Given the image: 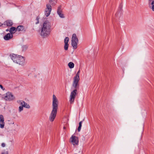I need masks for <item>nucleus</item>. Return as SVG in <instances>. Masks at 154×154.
Listing matches in <instances>:
<instances>
[{"instance_id": "nucleus-27", "label": "nucleus", "mask_w": 154, "mask_h": 154, "mask_svg": "<svg viewBox=\"0 0 154 154\" xmlns=\"http://www.w3.org/2000/svg\"><path fill=\"white\" fill-rule=\"evenodd\" d=\"M0 88L3 90H5V88L3 87L2 85H1L0 84Z\"/></svg>"}, {"instance_id": "nucleus-36", "label": "nucleus", "mask_w": 154, "mask_h": 154, "mask_svg": "<svg viewBox=\"0 0 154 154\" xmlns=\"http://www.w3.org/2000/svg\"><path fill=\"white\" fill-rule=\"evenodd\" d=\"M9 30L8 29H7L6 30V32H8V31H9Z\"/></svg>"}, {"instance_id": "nucleus-2", "label": "nucleus", "mask_w": 154, "mask_h": 154, "mask_svg": "<svg viewBox=\"0 0 154 154\" xmlns=\"http://www.w3.org/2000/svg\"><path fill=\"white\" fill-rule=\"evenodd\" d=\"M51 23L48 20L45 21L42 28L40 32L41 35L44 38L49 35L51 32Z\"/></svg>"}, {"instance_id": "nucleus-11", "label": "nucleus", "mask_w": 154, "mask_h": 154, "mask_svg": "<svg viewBox=\"0 0 154 154\" xmlns=\"http://www.w3.org/2000/svg\"><path fill=\"white\" fill-rule=\"evenodd\" d=\"M13 35L11 33H8L4 37V38L5 40H8L13 38Z\"/></svg>"}, {"instance_id": "nucleus-29", "label": "nucleus", "mask_w": 154, "mask_h": 154, "mask_svg": "<svg viewBox=\"0 0 154 154\" xmlns=\"http://www.w3.org/2000/svg\"><path fill=\"white\" fill-rule=\"evenodd\" d=\"M23 101H21V102L20 103V105L22 106V105H23Z\"/></svg>"}, {"instance_id": "nucleus-19", "label": "nucleus", "mask_w": 154, "mask_h": 154, "mask_svg": "<svg viewBox=\"0 0 154 154\" xmlns=\"http://www.w3.org/2000/svg\"><path fill=\"white\" fill-rule=\"evenodd\" d=\"M82 122L81 121L79 123V125L77 129L78 131L79 132L81 130V129L82 126Z\"/></svg>"}, {"instance_id": "nucleus-22", "label": "nucleus", "mask_w": 154, "mask_h": 154, "mask_svg": "<svg viewBox=\"0 0 154 154\" xmlns=\"http://www.w3.org/2000/svg\"><path fill=\"white\" fill-rule=\"evenodd\" d=\"M64 50L66 51L67 50L68 48L69 47V44H64Z\"/></svg>"}, {"instance_id": "nucleus-24", "label": "nucleus", "mask_w": 154, "mask_h": 154, "mask_svg": "<svg viewBox=\"0 0 154 154\" xmlns=\"http://www.w3.org/2000/svg\"><path fill=\"white\" fill-rule=\"evenodd\" d=\"M39 18H40L38 16L37 17L36 19V22L35 23V24H37L39 23Z\"/></svg>"}, {"instance_id": "nucleus-9", "label": "nucleus", "mask_w": 154, "mask_h": 154, "mask_svg": "<svg viewBox=\"0 0 154 154\" xmlns=\"http://www.w3.org/2000/svg\"><path fill=\"white\" fill-rule=\"evenodd\" d=\"M61 7V5L59 6L58 7L57 12L60 17L64 18L65 17L64 16V14L62 13L63 12Z\"/></svg>"}, {"instance_id": "nucleus-26", "label": "nucleus", "mask_w": 154, "mask_h": 154, "mask_svg": "<svg viewBox=\"0 0 154 154\" xmlns=\"http://www.w3.org/2000/svg\"><path fill=\"white\" fill-rule=\"evenodd\" d=\"M23 106H20L19 107V112H20L22 111L23 110Z\"/></svg>"}, {"instance_id": "nucleus-8", "label": "nucleus", "mask_w": 154, "mask_h": 154, "mask_svg": "<svg viewBox=\"0 0 154 154\" xmlns=\"http://www.w3.org/2000/svg\"><path fill=\"white\" fill-rule=\"evenodd\" d=\"M71 142L73 145H77L79 143L78 138L75 136L72 135L70 138Z\"/></svg>"}, {"instance_id": "nucleus-21", "label": "nucleus", "mask_w": 154, "mask_h": 154, "mask_svg": "<svg viewBox=\"0 0 154 154\" xmlns=\"http://www.w3.org/2000/svg\"><path fill=\"white\" fill-rule=\"evenodd\" d=\"M49 11L45 10V14L47 17H48L50 14L51 12H49Z\"/></svg>"}, {"instance_id": "nucleus-10", "label": "nucleus", "mask_w": 154, "mask_h": 154, "mask_svg": "<svg viewBox=\"0 0 154 154\" xmlns=\"http://www.w3.org/2000/svg\"><path fill=\"white\" fill-rule=\"evenodd\" d=\"M5 126L4 119L3 115H0V127L3 128Z\"/></svg>"}, {"instance_id": "nucleus-3", "label": "nucleus", "mask_w": 154, "mask_h": 154, "mask_svg": "<svg viewBox=\"0 0 154 154\" xmlns=\"http://www.w3.org/2000/svg\"><path fill=\"white\" fill-rule=\"evenodd\" d=\"M10 56L14 62L20 65H23L25 62V59L23 56L14 54H10Z\"/></svg>"}, {"instance_id": "nucleus-13", "label": "nucleus", "mask_w": 154, "mask_h": 154, "mask_svg": "<svg viewBox=\"0 0 154 154\" xmlns=\"http://www.w3.org/2000/svg\"><path fill=\"white\" fill-rule=\"evenodd\" d=\"M17 31V28L14 27H11L9 29V31L10 33H11L12 35L15 32Z\"/></svg>"}, {"instance_id": "nucleus-7", "label": "nucleus", "mask_w": 154, "mask_h": 154, "mask_svg": "<svg viewBox=\"0 0 154 154\" xmlns=\"http://www.w3.org/2000/svg\"><path fill=\"white\" fill-rule=\"evenodd\" d=\"M15 98L12 93L10 92H8L5 96L4 99L6 100L11 101L14 100Z\"/></svg>"}, {"instance_id": "nucleus-4", "label": "nucleus", "mask_w": 154, "mask_h": 154, "mask_svg": "<svg viewBox=\"0 0 154 154\" xmlns=\"http://www.w3.org/2000/svg\"><path fill=\"white\" fill-rule=\"evenodd\" d=\"M79 86L77 85L75 88L74 86H72L74 88V89L71 92L70 95L69 101L71 104L73 103L75 97L78 94L77 90L79 88Z\"/></svg>"}, {"instance_id": "nucleus-34", "label": "nucleus", "mask_w": 154, "mask_h": 154, "mask_svg": "<svg viewBox=\"0 0 154 154\" xmlns=\"http://www.w3.org/2000/svg\"><path fill=\"white\" fill-rule=\"evenodd\" d=\"M80 70H79L78 72H77V73H79V74H80Z\"/></svg>"}, {"instance_id": "nucleus-16", "label": "nucleus", "mask_w": 154, "mask_h": 154, "mask_svg": "<svg viewBox=\"0 0 154 154\" xmlns=\"http://www.w3.org/2000/svg\"><path fill=\"white\" fill-rule=\"evenodd\" d=\"M52 10L51 6V5L49 4H47L46 5V8L45 10L49 11V12H51Z\"/></svg>"}, {"instance_id": "nucleus-12", "label": "nucleus", "mask_w": 154, "mask_h": 154, "mask_svg": "<svg viewBox=\"0 0 154 154\" xmlns=\"http://www.w3.org/2000/svg\"><path fill=\"white\" fill-rule=\"evenodd\" d=\"M4 25L7 26H11L13 24V23L11 20H8L3 23Z\"/></svg>"}, {"instance_id": "nucleus-17", "label": "nucleus", "mask_w": 154, "mask_h": 154, "mask_svg": "<svg viewBox=\"0 0 154 154\" xmlns=\"http://www.w3.org/2000/svg\"><path fill=\"white\" fill-rule=\"evenodd\" d=\"M23 105H22L23 106L26 108L29 109L30 108V106L27 103L24 101H23Z\"/></svg>"}, {"instance_id": "nucleus-1", "label": "nucleus", "mask_w": 154, "mask_h": 154, "mask_svg": "<svg viewBox=\"0 0 154 154\" xmlns=\"http://www.w3.org/2000/svg\"><path fill=\"white\" fill-rule=\"evenodd\" d=\"M52 109L49 116V120L51 122H53L54 120L57 112L58 106V102L56 96L54 94L53 97Z\"/></svg>"}, {"instance_id": "nucleus-20", "label": "nucleus", "mask_w": 154, "mask_h": 154, "mask_svg": "<svg viewBox=\"0 0 154 154\" xmlns=\"http://www.w3.org/2000/svg\"><path fill=\"white\" fill-rule=\"evenodd\" d=\"M28 46L27 45H23L22 47V51H26L28 48Z\"/></svg>"}, {"instance_id": "nucleus-32", "label": "nucleus", "mask_w": 154, "mask_h": 154, "mask_svg": "<svg viewBox=\"0 0 154 154\" xmlns=\"http://www.w3.org/2000/svg\"><path fill=\"white\" fill-rule=\"evenodd\" d=\"M3 25H4L3 23H0V27L2 26Z\"/></svg>"}, {"instance_id": "nucleus-18", "label": "nucleus", "mask_w": 154, "mask_h": 154, "mask_svg": "<svg viewBox=\"0 0 154 154\" xmlns=\"http://www.w3.org/2000/svg\"><path fill=\"white\" fill-rule=\"evenodd\" d=\"M68 66L70 68L72 69L74 68V64L72 62H70L68 63Z\"/></svg>"}, {"instance_id": "nucleus-25", "label": "nucleus", "mask_w": 154, "mask_h": 154, "mask_svg": "<svg viewBox=\"0 0 154 154\" xmlns=\"http://www.w3.org/2000/svg\"><path fill=\"white\" fill-rule=\"evenodd\" d=\"M151 5L152 6V10L153 11H154V0L151 3Z\"/></svg>"}, {"instance_id": "nucleus-33", "label": "nucleus", "mask_w": 154, "mask_h": 154, "mask_svg": "<svg viewBox=\"0 0 154 154\" xmlns=\"http://www.w3.org/2000/svg\"><path fill=\"white\" fill-rule=\"evenodd\" d=\"M122 7H121V5L119 6V8L120 9V10L122 9Z\"/></svg>"}, {"instance_id": "nucleus-31", "label": "nucleus", "mask_w": 154, "mask_h": 154, "mask_svg": "<svg viewBox=\"0 0 154 154\" xmlns=\"http://www.w3.org/2000/svg\"><path fill=\"white\" fill-rule=\"evenodd\" d=\"M21 102V101L20 100H17V102L19 103H20Z\"/></svg>"}, {"instance_id": "nucleus-14", "label": "nucleus", "mask_w": 154, "mask_h": 154, "mask_svg": "<svg viewBox=\"0 0 154 154\" xmlns=\"http://www.w3.org/2000/svg\"><path fill=\"white\" fill-rule=\"evenodd\" d=\"M57 0H49V4L52 6H55L57 3Z\"/></svg>"}, {"instance_id": "nucleus-35", "label": "nucleus", "mask_w": 154, "mask_h": 154, "mask_svg": "<svg viewBox=\"0 0 154 154\" xmlns=\"http://www.w3.org/2000/svg\"><path fill=\"white\" fill-rule=\"evenodd\" d=\"M63 128V129H66V127H65V126H64Z\"/></svg>"}, {"instance_id": "nucleus-37", "label": "nucleus", "mask_w": 154, "mask_h": 154, "mask_svg": "<svg viewBox=\"0 0 154 154\" xmlns=\"http://www.w3.org/2000/svg\"><path fill=\"white\" fill-rule=\"evenodd\" d=\"M66 126H67L68 125V124H67H67H66Z\"/></svg>"}, {"instance_id": "nucleus-23", "label": "nucleus", "mask_w": 154, "mask_h": 154, "mask_svg": "<svg viewBox=\"0 0 154 154\" xmlns=\"http://www.w3.org/2000/svg\"><path fill=\"white\" fill-rule=\"evenodd\" d=\"M69 41V38L68 37H66L64 41V44H68V42Z\"/></svg>"}, {"instance_id": "nucleus-30", "label": "nucleus", "mask_w": 154, "mask_h": 154, "mask_svg": "<svg viewBox=\"0 0 154 154\" xmlns=\"http://www.w3.org/2000/svg\"><path fill=\"white\" fill-rule=\"evenodd\" d=\"M1 145L2 147H4L5 146V144L4 143H2Z\"/></svg>"}, {"instance_id": "nucleus-28", "label": "nucleus", "mask_w": 154, "mask_h": 154, "mask_svg": "<svg viewBox=\"0 0 154 154\" xmlns=\"http://www.w3.org/2000/svg\"><path fill=\"white\" fill-rule=\"evenodd\" d=\"M1 154H8V151H7L5 152H2Z\"/></svg>"}, {"instance_id": "nucleus-5", "label": "nucleus", "mask_w": 154, "mask_h": 154, "mask_svg": "<svg viewBox=\"0 0 154 154\" xmlns=\"http://www.w3.org/2000/svg\"><path fill=\"white\" fill-rule=\"evenodd\" d=\"M79 42L78 39L75 34H73L72 38V45L74 49H76L77 48V45Z\"/></svg>"}, {"instance_id": "nucleus-6", "label": "nucleus", "mask_w": 154, "mask_h": 154, "mask_svg": "<svg viewBox=\"0 0 154 154\" xmlns=\"http://www.w3.org/2000/svg\"><path fill=\"white\" fill-rule=\"evenodd\" d=\"M79 74L77 73L76 74L74 78V81L72 83V86H74L75 88L77 87V85H79Z\"/></svg>"}, {"instance_id": "nucleus-15", "label": "nucleus", "mask_w": 154, "mask_h": 154, "mask_svg": "<svg viewBox=\"0 0 154 154\" xmlns=\"http://www.w3.org/2000/svg\"><path fill=\"white\" fill-rule=\"evenodd\" d=\"M24 29V26L22 25L18 26L17 28V31H23Z\"/></svg>"}]
</instances>
